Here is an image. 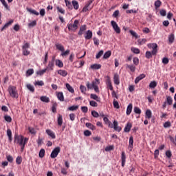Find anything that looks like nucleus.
I'll return each instance as SVG.
<instances>
[{
	"label": "nucleus",
	"instance_id": "1",
	"mask_svg": "<svg viewBox=\"0 0 176 176\" xmlns=\"http://www.w3.org/2000/svg\"><path fill=\"white\" fill-rule=\"evenodd\" d=\"M8 93L12 98H19V94L17 93V88H16V87L12 85L9 86Z\"/></svg>",
	"mask_w": 176,
	"mask_h": 176
},
{
	"label": "nucleus",
	"instance_id": "2",
	"mask_svg": "<svg viewBox=\"0 0 176 176\" xmlns=\"http://www.w3.org/2000/svg\"><path fill=\"white\" fill-rule=\"evenodd\" d=\"M67 27L69 31H73L74 32H75V31H76V30L79 27V21L75 20L74 23H69L67 24Z\"/></svg>",
	"mask_w": 176,
	"mask_h": 176
},
{
	"label": "nucleus",
	"instance_id": "3",
	"mask_svg": "<svg viewBox=\"0 0 176 176\" xmlns=\"http://www.w3.org/2000/svg\"><path fill=\"white\" fill-rule=\"evenodd\" d=\"M100 85V80L96 78L94 81H92L91 84L89 82H87L86 86L88 90H91L94 87H97Z\"/></svg>",
	"mask_w": 176,
	"mask_h": 176
},
{
	"label": "nucleus",
	"instance_id": "4",
	"mask_svg": "<svg viewBox=\"0 0 176 176\" xmlns=\"http://www.w3.org/2000/svg\"><path fill=\"white\" fill-rule=\"evenodd\" d=\"M25 139V138H24V136H23V135H15L14 142H15L16 144H19V146L23 145V144H24Z\"/></svg>",
	"mask_w": 176,
	"mask_h": 176
},
{
	"label": "nucleus",
	"instance_id": "5",
	"mask_svg": "<svg viewBox=\"0 0 176 176\" xmlns=\"http://www.w3.org/2000/svg\"><path fill=\"white\" fill-rule=\"evenodd\" d=\"M147 47H148V49H152L151 52L153 56H156V54H157V45L156 43H148L147 44Z\"/></svg>",
	"mask_w": 176,
	"mask_h": 176
},
{
	"label": "nucleus",
	"instance_id": "6",
	"mask_svg": "<svg viewBox=\"0 0 176 176\" xmlns=\"http://www.w3.org/2000/svg\"><path fill=\"white\" fill-rule=\"evenodd\" d=\"M94 2V0H89L87 1V3L84 6L83 9L82 10V12H86L89 10H91L93 9V6L90 7V5H91Z\"/></svg>",
	"mask_w": 176,
	"mask_h": 176
},
{
	"label": "nucleus",
	"instance_id": "7",
	"mask_svg": "<svg viewBox=\"0 0 176 176\" xmlns=\"http://www.w3.org/2000/svg\"><path fill=\"white\" fill-rule=\"evenodd\" d=\"M61 151V149L60 148L59 146L56 147L52 152L51 153V157L52 159H56V156H58V154L60 153V151Z\"/></svg>",
	"mask_w": 176,
	"mask_h": 176
},
{
	"label": "nucleus",
	"instance_id": "8",
	"mask_svg": "<svg viewBox=\"0 0 176 176\" xmlns=\"http://www.w3.org/2000/svg\"><path fill=\"white\" fill-rule=\"evenodd\" d=\"M111 24L115 32H116V34H120V28H119V25H118V23L115 21H111Z\"/></svg>",
	"mask_w": 176,
	"mask_h": 176
},
{
	"label": "nucleus",
	"instance_id": "9",
	"mask_svg": "<svg viewBox=\"0 0 176 176\" xmlns=\"http://www.w3.org/2000/svg\"><path fill=\"white\" fill-rule=\"evenodd\" d=\"M113 129L116 131H118V133H120L122 131V127L119 126V124L118 123V121L114 120L113 122Z\"/></svg>",
	"mask_w": 176,
	"mask_h": 176
},
{
	"label": "nucleus",
	"instance_id": "10",
	"mask_svg": "<svg viewBox=\"0 0 176 176\" xmlns=\"http://www.w3.org/2000/svg\"><path fill=\"white\" fill-rule=\"evenodd\" d=\"M113 82L115 85H120V79L119 78V74H115L113 76Z\"/></svg>",
	"mask_w": 176,
	"mask_h": 176
},
{
	"label": "nucleus",
	"instance_id": "11",
	"mask_svg": "<svg viewBox=\"0 0 176 176\" xmlns=\"http://www.w3.org/2000/svg\"><path fill=\"white\" fill-rule=\"evenodd\" d=\"M132 127H133V124H131V122H128L124 129V131L125 133H130V130H131Z\"/></svg>",
	"mask_w": 176,
	"mask_h": 176
},
{
	"label": "nucleus",
	"instance_id": "12",
	"mask_svg": "<svg viewBox=\"0 0 176 176\" xmlns=\"http://www.w3.org/2000/svg\"><path fill=\"white\" fill-rule=\"evenodd\" d=\"M121 160H122V167H124V165L126 164V153H124V151L122 152Z\"/></svg>",
	"mask_w": 176,
	"mask_h": 176
},
{
	"label": "nucleus",
	"instance_id": "13",
	"mask_svg": "<svg viewBox=\"0 0 176 176\" xmlns=\"http://www.w3.org/2000/svg\"><path fill=\"white\" fill-rule=\"evenodd\" d=\"M103 120H104L105 124H107V126L109 127H110L111 129L113 128V124H112V122H111V121H109V119H108V118L104 117Z\"/></svg>",
	"mask_w": 176,
	"mask_h": 176
},
{
	"label": "nucleus",
	"instance_id": "14",
	"mask_svg": "<svg viewBox=\"0 0 176 176\" xmlns=\"http://www.w3.org/2000/svg\"><path fill=\"white\" fill-rule=\"evenodd\" d=\"M46 133L47 134V135L51 137V138H52L53 140L56 139V134H54V132H53L52 130L47 129Z\"/></svg>",
	"mask_w": 176,
	"mask_h": 176
},
{
	"label": "nucleus",
	"instance_id": "15",
	"mask_svg": "<svg viewBox=\"0 0 176 176\" xmlns=\"http://www.w3.org/2000/svg\"><path fill=\"white\" fill-rule=\"evenodd\" d=\"M90 98H91L92 100H95L96 101H97V102H100L101 101V98L95 94H91Z\"/></svg>",
	"mask_w": 176,
	"mask_h": 176
},
{
	"label": "nucleus",
	"instance_id": "16",
	"mask_svg": "<svg viewBox=\"0 0 176 176\" xmlns=\"http://www.w3.org/2000/svg\"><path fill=\"white\" fill-rule=\"evenodd\" d=\"M54 68V62L53 61H49V63H48V65L47 67V68H45L47 70H50V71H53Z\"/></svg>",
	"mask_w": 176,
	"mask_h": 176
},
{
	"label": "nucleus",
	"instance_id": "17",
	"mask_svg": "<svg viewBox=\"0 0 176 176\" xmlns=\"http://www.w3.org/2000/svg\"><path fill=\"white\" fill-rule=\"evenodd\" d=\"M56 97L59 101H64V94L63 92H56Z\"/></svg>",
	"mask_w": 176,
	"mask_h": 176
},
{
	"label": "nucleus",
	"instance_id": "18",
	"mask_svg": "<svg viewBox=\"0 0 176 176\" xmlns=\"http://www.w3.org/2000/svg\"><path fill=\"white\" fill-rule=\"evenodd\" d=\"M58 75H60V76H63V78H65L68 75V72L66 70L59 69L58 71Z\"/></svg>",
	"mask_w": 176,
	"mask_h": 176
},
{
	"label": "nucleus",
	"instance_id": "19",
	"mask_svg": "<svg viewBox=\"0 0 176 176\" xmlns=\"http://www.w3.org/2000/svg\"><path fill=\"white\" fill-rule=\"evenodd\" d=\"M41 101H42V102H50V98H49V97L46 96H41L40 98Z\"/></svg>",
	"mask_w": 176,
	"mask_h": 176
},
{
	"label": "nucleus",
	"instance_id": "20",
	"mask_svg": "<svg viewBox=\"0 0 176 176\" xmlns=\"http://www.w3.org/2000/svg\"><path fill=\"white\" fill-rule=\"evenodd\" d=\"M107 89H109L111 91H113V86H112V82H111V79L109 78L107 80Z\"/></svg>",
	"mask_w": 176,
	"mask_h": 176
},
{
	"label": "nucleus",
	"instance_id": "21",
	"mask_svg": "<svg viewBox=\"0 0 176 176\" xmlns=\"http://www.w3.org/2000/svg\"><path fill=\"white\" fill-rule=\"evenodd\" d=\"M55 64L56 67H58L59 68H63V67H64V63H63V61H61L60 59L56 60Z\"/></svg>",
	"mask_w": 176,
	"mask_h": 176
},
{
	"label": "nucleus",
	"instance_id": "22",
	"mask_svg": "<svg viewBox=\"0 0 176 176\" xmlns=\"http://www.w3.org/2000/svg\"><path fill=\"white\" fill-rule=\"evenodd\" d=\"M129 148H131V149H133V148H134V138H133V136H131L129 138Z\"/></svg>",
	"mask_w": 176,
	"mask_h": 176
},
{
	"label": "nucleus",
	"instance_id": "23",
	"mask_svg": "<svg viewBox=\"0 0 176 176\" xmlns=\"http://www.w3.org/2000/svg\"><path fill=\"white\" fill-rule=\"evenodd\" d=\"M87 26L86 25H82L80 27V30L78 32V35L81 36L83 35V32H85V30H86Z\"/></svg>",
	"mask_w": 176,
	"mask_h": 176
},
{
	"label": "nucleus",
	"instance_id": "24",
	"mask_svg": "<svg viewBox=\"0 0 176 176\" xmlns=\"http://www.w3.org/2000/svg\"><path fill=\"white\" fill-rule=\"evenodd\" d=\"M85 39H91L93 38V32L91 30H88L86 32Z\"/></svg>",
	"mask_w": 176,
	"mask_h": 176
},
{
	"label": "nucleus",
	"instance_id": "25",
	"mask_svg": "<svg viewBox=\"0 0 176 176\" xmlns=\"http://www.w3.org/2000/svg\"><path fill=\"white\" fill-rule=\"evenodd\" d=\"M145 74H140L139 76H138L135 80V83H138L140 82V80H142V79H144V78H145Z\"/></svg>",
	"mask_w": 176,
	"mask_h": 176
},
{
	"label": "nucleus",
	"instance_id": "26",
	"mask_svg": "<svg viewBox=\"0 0 176 176\" xmlns=\"http://www.w3.org/2000/svg\"><path fill=\"white\" fill-rule=\"evenodd\" d=\"M133 111V104H129L126 108V115L129 116Z\"/></svg>",
	"mask_w": 176,
	"mask_h": 176
},
{
	"label": "nucleus",
	"instance_id": "27",
	"mask_svg": "<svg viewBox=\"0 0 176 176\" xmlns=\"http://www.w3.org/2000/svg\"><path fill=\"white\" fill-rule=\"evenodd\" d=\"M146 119H151L152 118V111L150 109H147L145 113Z\"/></svg>",
	"mask_w": 176,
	"mask_h": 176
},
{
	"label": "nucleus",
	"instance_id": "28",
	"mask_svg": "<svg viewBox=\"0 0 176 176\" xmlns=\"http://www.w3.org/2000/svg\"><path fill=\"white\" fill-rule=\"evenodd\" d=\"M155 9H159L162 6V1L156 0L154 3Z\"/></svg>",
	"mask_w": 176,
	"mask_h": 176
},
{
	"label": "nucleus",
	"instance_id": "29",
	"mask_svg": "<svg viewBox=\"0 0 176 176\" xmlns=\"http://www.w3.org/2000/svg\"><path fill=\"white\" fill-rule=\"evenodd\" d=\"M79 109V105H73L67 108V111H78Z\"/></svg>",
	"mask_w": 176,
	"mask_h": 176
},
{
	"label": "nucleus",
	"instance_id": "30",
	"mask_svg": "<svg viewBox=\"0 0 176 176\" xmlns=\"http://www.w3.org/2000/svg\"><path fill=\"white\" fill-rule=\"evenodd\" d=\"M13 20H10L9 22H8L7 23H6L4 25V26L1 28V31H3L4 30H6V28H8V27H9V25H12V24H13Z\"/></svg>",
	"mask_w": 176,
	"mask_h": 176
},
{
	"label": "nucleus",
	"instance_id": "31",
	"mask_svg": "<svg viewBox=\"0 0 176 176\" xmlns=\"http://www.w3.org/2000/svg\"><path fill=\"white\" fill-rule=\"evenodd\" d=\"M28 138H25L23 144L20 145L21 152L24 151V148H25V144L28 142Z\"/></svg>",
	"mask_w": 176,
	"mask_h": 176
},
{
	"label": "nucleus",
	"instance_id": "32",
	"mask_svg": "<svg viewBox=\"0 0 176 176\" xmlns=\"http://www.w3.org/2000/svg\"><path fill=\"white\" fill-rule=\"evenodd\" d=\"M7 135L8 137L9 142H12V141H13V138H12V130L10 129L7 130Z\"/></svg>",
	"mask_w": 176,
	"mask_h": 176
},
{
	"label": "nucleus",
	"instance_id": "33",
	"mask_svg": "<svg viewBox=\"0 0 176 176\" xmlns=\"http://www.w3.org/2000/svg\"><path fill=\"white\" fill-rule=\"evenodd\" d=\"M72 5H73V8H74V9H75V10H78L79 9V3H78L76 1V0L72 1Z\"/></svg>",
	"mask_w": 176,
	"mask_h": 176
},
{
	"label": "nucleus",
	"instance_id": "34",
	"mask_svg": "<svg viewBox=\"0 0 176 176\" xmlns=\"http://www.w3.org/2000/svg\"><path fill=\"white\" fill-rule=\"evenodd\" d=\"M28 130L30 134L35 135L36 134V130L34 127L28 126Z\"/></svg>",
	"mask_w": 176,
	"mask_h": 176
},
{
	"label": "nucleus",
	"instance_id": "35",
	"mask_svg": "<svg viewBox=\"0 0 176 176\" xmlns=\"http://www.w3.org/2000/svg\"><path fill=\"white\" fill-rule=\"evenodd\" d=\"M65 2L66 3L67 8H68V9H69V10H72V9H74V7L72 6V4L71 3V1H69L68 0H65Z\"/></svg>",
	"mask_w": 176,
	"mask_h": 176
},
{
	"label": "nucleus",
	"instance_id": "36",
	"mask_svg": "<svg viewBox=\"0 0 176 176\" xmlns=\"http://www.w3.org/2000/svg\"><path fill=\"white\" fill-rule=\"evenodd\" d=\"M90 68L91 69H100L101 65L96 63V64L91 65Z\"/></svg>",
	"mask_w": 176,
	"mask_h": 176
},
{
	"label": "nucleus",
	"instance_id": "37",
	"mask_svg": "<svg viewBox=\"0 0 176 176\" xmlns=\"http://www.w3.org/2000/svg\"><path fill=\"white\" fill-rule=\"evenodd\" d=\"M66 89H67L68 91L70 93H75V90L74 88L71 86V85L66 83Z\"/></svg>",
	"mask_w": 176,
	"mask_h": 176
},
{
	"label": "nucleus",
	"instance_id": "38",
	"mask_svg": "<svg viewBox=\"0 0 176 176\" xmlns=\"http://www.w3.org/2000/svg\"><path fill=\"white\" fill-rule=\"evenodd\" d=\"M27 10L32 14H35V16H39V12H36V10H32L31 8H27Z\"/></svg>",
	"mask_w": 176,
	"mask_h": 176
},
{
	"label": "nucleus",
	"instance_id": "39",
	"mask_svg": "<svg viewBox=\"0 0 176 176\" xmlns=\"http://www.w3.org/2000/svg\"><path fill=\"white\" fill-rule=\"evenodd\" d=\"M57 121L58 126H63V116H61V114H58Z\"/></svg>",
	"mask_w": 176,
	"mask_h": 176
},
{
	"label": "nucleus",
	"instance_id": "40",
	"mask_svg": "<svg viewBox=\"0 0 176 176\" xmlns=\"http://www.w3.org/2000/svg\"><path fill=\"white\" fill-rule=\"evenodd\" d=\"M86 127H87L88 129H90V130H96V126L94 125H93L90 122H87L85 124Z\"/></svg>",
	"mask_w": 176,
	"mask_h": 176
},
{
	"label": "nucleus",
	"instance_id": "41",
	"mask_svg": "<svg viewBox=\"0 0 176 176\" xmlns=\"http://www.w3.org/2000/svg\"><path fill=\"white\" fill-rule=\"evenodd\" d=\"M55 46L58 50H60V52H64L65 50H64V46H63V45L60 43H56Z\"/></svg>",
	"mask_w": 176,
	"mask_h": 176
},
{
	"label": "nucleus",
	"instance_id": "42",
	"mask_svg": "<svg viewBox=\"0 0 176 176\" xmlns=\"http://www.w3.org/2000/svg\"><path fill=\"white\" fill-rule=\"evenodd\" d=\"M152 56H153V54L152 53V51H146V54H145V57L146 58H148L149 60V58H152Z\"/></svg>",
	"mask_w": 176,
	"mask_h": 176
},
{
	"label": "nucleus",
	"instance_id": "43",
	"mask_svg": "<svg viewBox=\"0 0 176 176\" xmlns=\"http://www.w3.org/2000/svg\"><path fill=\"white\" fill-rule=\"evenodd\" d=\"M131 51L132 52V53H134L135 54H140V49L134 47H132L131 48Z\"/></svg>",
	"mask_w": 176,
	"mask_h": 176
},
{
	"label": "nucleus",
	"instance_id": "44",
	"mask_svg": "<svg viewBox=\"0 0 176 176\" xmlns=\"http://www.w3.org/2000/svg\"><path fill=\"white\" fill-rule=\"evenodd\" d=\"M111 54H112V52L111 51H107V52L104 53L103 56V58H104V60H107V58H109V57H111Z\"/></svg>",
	"mask_w": 176,
	"mask_h": 176
},
{
	"label": "nucleus",
	"instance_id": "45",
	"mask_svg": "<svg viewBox=\"0 0 176 176\" xmlns=\"http://www.w3.org/2000/svg\"><path fill=\"white\" fill-rule=\"evenodd\" d=\"M27 89H28V90H30V91H31V93H34V91H35V88L31 84L27 85Z\"/></svg>",
	"mask_w": 176,
	"mask_h": 176
},
{
	"label": "nucleus",
	"instance_id": "46",
	"mask_svg": "<svg viewBox=\"0 0 176 176\" xmlns=\"http://www.w3.org/2000/svg\"><path fill=\"white\" fill-rule=\"evenodd\" d=\"M138 43L140 45H145V43H146V38H140L138 40Z\"/></svg>",
	"mask_w": 176,
	"mask_h": 176
},
{
	"label": "nucleus",
	"instance_id": "47",
	"mask_svg": "<svg viewBox=\"0 0 176 176\" xmlns=\"http://www.w3.org/2000/svg\"><path fill=\"white\" fill-rule=\"evenodd\" d=\"M156 86H157V82H156V81H152L149 84L150 89H155V87H156Z\"/></svg>",
	"mask_w": 176,
	"mask_h": 176
},
{
	"label": "nucleus",
	"instance_id": "48",
	"mask_svg": "<svg viewBox=\"0 0 176 176\" xmlns=\"http://www.w3.org/2000/svg\"><path fill=\"white\" fill-rule=\"evenodd\" d=\"M166 102L168 105H173V98H171V96H167Z\"/></svg>",
	"mask_w": 176,
	"mask_h": 176
},
{
	"label": "nucleus",
	"instance_id": "49",
	"mask_svg": "<svg viewBox=\"0 0 176 176\" xmlns=\"http://www.w3.org/2000/svg\"><path fill=\"white\" fill-rule=\"evenodd\" d=\"M174 34H171L168 36V42L169 43H174Z\"/></svg>",
	"mask_w": 176,
	"mask_h": 176
},
{
	"label": "nucleus",
	"instance_id": "50",
	"mask_svg": "<svg viewBox=\"0 0 176 176\" xmlns=\"http://www.w3.org/2000/svg\"><path fill=\"white\" fill-rule=\"evenodd\" d=\"M126 68H129L131 72H135V66L133 65H126Z\"/></svg>",
	"mask_w": 176,
	"mask_h": 176
},
{
	"label": "nucleus",
	"instance_id": "51",
	"mask_svg": "<svg viewBox=\"0 0 176 176\" xmlns=\"http://www.w3.org/2000/svg\"><path fill=\"white\" fill-rule=\"evenodd\" d=\"M70 52L71 51L69 50H67L65 52L64 51L62 52V53H61L62 57H67V56H68Z\"/></svg>",
	"mask_w": 176,
	"mask_h": 176
},
{
	"label": "nucleus",
	"instance_id": "52",
	"mask_svg": "<svg viewBox=\"0 0 176 176\" xmlns=\"http://www.w3.org/2000/svg\"><path fill=\"white\" fill-rule=\"evenodd\" d=\"M80 90L81 93H82V94H86L87 89L86 87H85V85H80Z\"/></svg>",
	"mask_w": 176,
	"mask_h": 176
},
{
	"label": "nucleus",
	"instance_id": "53",
	"mask_svg": "<svg viewBox=\"0 0 176 176\" xmlns=\"http://www.w3.org/2000/svg\"><path fill=\"white\" fill-rule=\"evenodd\" d=\"M47 71V69H44L42 70H40L38 72H36L37 75H40V76H42V75H43L44 74H45V72Z\"/></svg>",
	"mask_w": 176,
	"mask_h": 176
},
{
	"label": "nucleus",
	"instance_id": "54",
	"mask_svg": "<svg viewBox=\"0 0 176 176\" xmlns=\"http://www.w3.org/2000/svg\"><path fill=\"white\" fill-rule=\"evenodd\" d=\"M39 157L42 159V157H45V149L41 148L39 151Z\"/></svg>",
	"mask_w": 176,
	"mask_h": 176
},
{
	"label": "nucleus",
	"instance_id": "55",
	"mask_svg": "<svg viewBox=\"0 0 176 176\" xmlns=\"http://www.w3.org/2000/svg\"><path fill=\"white\" fill-rule=\"evenodd\" d=\"M4 119L6 122H8V123H10L12 122V117H10V116H5Z\"/></svg>",
	"mask_w": 176,
	"mask_h": 176
},
{
	"label": "nucleus",
	"instance_id": "56",
	"mask_svg": "<svg viewBox=\"0 0 176 176\" xmlns=\"http://www.w3.org/2000/svg\"><path fill=\"white\" fill-rule=\"evenodd\" d=\"M89 104L91 105V107H98V103H97L96 101H94V100H91L90 102H89Z\"/></svg>",
	"mask_w": 176,
	"mask_h": 176
},
{
	"label": "nucleus",
	"instance_id": "57",
	"mask_svg": "<svg viewBox=\"0 0 176 176\" xmlns=\"http://www.w3.org/2000/svg\"><path fill=\"white\" fill-rule=\"evenodd\" d=\"M35 86H44L45 82L43 80L37 81L34 83Z\"/></svg>",
	"mask_w": 176,
	"mask_h": 176
},
{
	"label": "nucleus",
	"instance_id": "58",
	"mask_svg": "<svg viewBox=\"0 0 176 176\" xmlns=\"http://www.w3.org/2000/svg\"><path fill=\"white\" fill-rule=\"evenodd\" d=\"M113 104L114 108H116L117 109H119L120 108V107L119 106V102L116 100H113Z\"/></svg>",
	"mask_w": 176,
	"mask_h": 176
},
{
	"label": "nucleus",
	"instance_id": "59",
	"mask_svg": "<svg viewBox=\"0 0 176 176\" xmlns=\"http://www.w3.org/2000/svg\"><path fill=\"white\" fill-rule=\"evenodd\" d=\"M166 156L168 157V159H170L173 156V153H171V151H170V150L166 151Z\"/></svg>",
	"mask_w": 176,
	"mask_h": 176
},
{
	"label": "nucleus",
	"instance_id": "60",
	"mask_svg": "<svg viewBox=\"0 0 176 176\" xmlns=\"http://www.w3.org/2000/svg\"><path fill=\"white\" fill-rule=\"evenodd\" d=\"M134 112H135V113H138V115H141V110L138 107H134Z\"/></svg>",
	"mask_w": 176,
	"mask_h": 176
},
{
	"label": "nucleus",
	"instance_id": "61",
	"mask_svg": "<svg viewBox=\"0 0 176 176\" xmlns=\"http://www.w3.org/2000/svg\"><path fill=\"white\" fill-rule=\"evenodd\" d=\"M21 162H23V158H21V157H20V156H18L16 159V164H20L21 163Z\"/></svg>",
	"mask_w": 176,
	"mask_h": 176
},
{
	"label": "nucleus",
	"instance_id": "62",
	"mask_svg": "<svg viewBox=\"0 0 176 176\" xmlns=\"http://www.w3.org/2000/svg\"><path fill=\"white\" fill-rule=\"evenodd\" d=\"M22 50H23V56H28V55H30V51H28V49H22Z\"/></svg>",
	"mask_w": 176,
	"mask_h": 176
},
{
	"label": "nucleus",
	"instance_id": "63",
	"mask_svg": "<svg viewBox=\"0 0 176 176\" xmlns=\"http://www.w3.org/2000/svg\"><path fill=\"white\" fill-rule=\"evenodd\" d=\"M160 14L164 17L166 14H167V11H166V10H160Z\"/></svg>",
	"mask_w": 176,
	"mask_h": 176
},
{
	"label": "nucleus",
	"instance_id": "64",
	"mask_svg": "<svg viewBox=\"0 0 176 176\" xmlns=\"http://www.w3.org/2000/svg\"><path fill=\"white\" fill-rule=\"evenodd\" d=\"M91 115L94 116V118H98L100 116V114H98V113L96 111H92Z\"/></svg>",
	"mask_w": 176,
	"mask_h": 176
}]
</instances>
